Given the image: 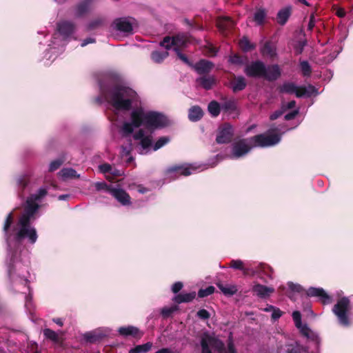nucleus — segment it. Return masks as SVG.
Masks as SVG:
<instances>
[{
	"label": "nucleus",
	"instance_id": "1",
	"mask_svg": "<svg viewBox=\"0 0 353 353\" xmlns=\"http://www.w3.org/2000/svg\"><path fill=\"white\" fill-rule=\"evenodd\" d=\"M48 188L41 187L37 192L30 194L26 200L24 210L17 221L13 212L8 213L3 225V232L7 244L6 265L9 279L13 284L26 285L30 264L28 250L24 242L34 244L38 239L36 228L32 225L39 210V203L47 195Z\"/></svg>",
	"mask_w": 353,
	"mask_h": 353
},
{
	"label": "nucleus",
	"instance_id": "2",
	"mask_svg": "<svg viewBox=\"0 0 353 353\" xmlns=\"http://www.w3.org/2000/svg\"><path fill=\"white\" fill-rule=\"evenodd\" d=\"M48 188L41 187L37 192L30 194L26 200L24 210L17 221L13 212L8 213L3 225V232L7 244L6 265L9 279L13 284L26 285L30 264L28 250L24 242L34 244L38 239L36 228L32 225L39 210V203L47 195Z\"/></svg>",
	"mask_w": 353,
	"mask_h": 353
},
{
	"label": "nucleus",
	"instance_id": "3",
	"mask_svg": "<svg viewBox=\"0 0 353 353\" xmlns=\"http://www.w3.org/2000/svg\"><path fill=\"white\" fill-rule=\"evenodd\" d=\"M168 119L163 114L145 110L143 107L133 108L130 113V121H125L121 128V134L127 137L131 134L135 128L144 125L148 128L156 129L166 126Z\"/></svg>",
	"mask_w": 353,
	"mask_h": 353
},
{
	"label": "nucleus",
	"instance_id": "4",
	"mask_svg": "<svg viewBox=\"0 0 353 353\" xmlns=\"http://www.w3.org/2000/svg\"><path fill=\"white\" fill-rule=\"evenodd\" d=\"M104 99L117 112L127 111L132 107H139V98L137 93L129 87L115 86L108 92L102 90Z\"/></svg>",
	"mask_w": 353,
	"mask_h": 353
},
{
	"label": "nucleus",
	"instance_id": "5",
	"mask_svg": "<svg viewBox=\"0 0 353 353\" xmlns=\"http://www.w3.org/2000/svg\"><path fill=\"white\" fill-rule=\"evenodd\" d=\"M281 139L280 134L265 135L261 134L235 141L232 144L230 158L232 159H239L247 154L252 148L275 145L280 142Z\"/></svg>",
	"mask_w": 353,
	"mask_h": 353
},
{
	"label": "nucleus",
	"instance_id": "6",
	"mask_svg": "<svg viewBox=\"0 0 353 353\" xmlns=\"http://www.w3.org/2000/svg\"><path fill=\"white\" fill-rule=\"evenodd\" d=\"M134 145L137 152L141 154H145L152 149L156 151L170 141L168 137H160L152 146V137L151 134L140 129L133 134Z\"/></svg>",
	"mask_w": 353,
	"mask_h": 353
},
{
	"label": "nucleus",
	"instance_id": "7",
	"mask_svg": "<svg viewBox=\"0 0 353 353\" xmlns=\"http://www.w3.org/2000/svg\"><path fill=\"white\" fill-rule=\"evenodd\" d=\"M201 345L202 353H212L210 347L216 350L219 353H236L232 340H229L228 347L225 348L224 344L220 340L210 334L203 336Z\"/></svg>",
	"mask_w": 353,
	"mask_h": 353
},
{
	"label": "nucleus",
	"instance_id": "8",
	"mask_svg": "<svg viewBox=\"0 0 353 353\" xmlns=\"http://www.w3.org/2000/svg\"><path fill=\"white\" fill-rule=\"evenodd\" d=\"M350 301L347 297L339 299L332 307V312L336 316L340 325L347 327L351 325L350 321Z\"/></svg>",
	"mask_w": 353,
	"mask_h": 353
},
{
	"label": "nucleus",
	"instance_id": "9",
	"mask_svg": "<svg viewBox=\"0 0 353 353\" xmlns=\"http://www.w3.org/2000/svg\"><path fill=\"white\" fill-rule=\"evenodd\" d=\"M205 165L184 164L169 167L166 170V175L170 179H174L180 175L188 176L197 171L206 169Z\"/></svg>",
	"mask_w": 353,
	"mask_h": 353
},
{
	"label": "nucleus",
	"instance_id": "10",
	"mask_svg": "<svg viewBox=\"0 0 353 353\" xmlns=\"http://www.w3.org/2000/svg\"><path fill=\"white\" fill-rule=\"evenodd\" d=\"M34 171L32 169L27 170L16 178L17 194L23 197L26 193L30 191L33 184Z\"/></svg>",
	"mask_w": 353,
	"mask_h": 353
},
{
	"label": "nucleus",
	"instance_id": "11",
	"mask_svg": "<svg viewBox=\"0 0 353 353\" xmlns=\"http://www.w3.org/2000/svg\"><path fill=\"white\" fill-rule=\"evenodd\" d=\"M292 319L294 322V325L297 329H299L300 333L305 338L312 340L318 341V334L312 331L307 324H302L301 321V314L299 311H294L292 312Z\"/></svg>",
	"mask_w": 353,
	"mask_h": 353
},
{
	"label": "nucleus",
	"instance_id": "12",
	"mask_svg": "<svg viewBox=\"0 0 353 353\" xmlns=\"http://www.w3.org/2000/svg\"><path fill=\"white\" fill-rule=\"evenodd\" d=\"M187 39L184 35L178 34L173 37H166L160 43L161 46L164 47L166 50H174V48L179 49L181 47L185 46Z\"/></svg>",
	"mask_w": 353,
	"mask_h": 353
},
{
	"label": "nucleus",
	"instance_id": "13",
	"mask_svg": "<svg viewBox=\"0 0 353 353\" xmlns=\"http://www.w3.org/2000/svg\"><path fill=\"white\" fill-rule=\"evenodd\" d=\"M234 135L232 126L229 123H225L218 130L216 141L218 143H228L232 141Z\"/></svg>",
	"mask_w": 353,
	"mask_h": 353
},
{
	"label": "nucleus",
	"instance_id": "14",
	"mask_svg": "<svg viewBox=\"0 0 353 353\" xmlns=\"http://www.w3.org/2000/svg\"><path fill=\"white\" fill-rule=\"evenodd\" d=\"M111 332L109 327H99L84 334V339L90 343H95L108 336Z\"/></svg>",
	"mask_w": 353,
	"mask_h": 353
},
{
	"label": "nucleus",
	"instance_id": "15",
	"mask_svg": "<svg viewBox=\"0 0 353 353\" xmlns=\"http://www.w3.org/2000/svg\"><path fill=\"white\" fill-rule=\"evenodd\" d=\"M264 70V63L261 61H256L247 65L244 71L248 77L262 78Z\"/></svg>",
	"mask_w": 353,
	"mask_h": 353
},
{
	"label": "nucleus",
	"instance_id": "16",
	"mask_svg": "<svg viewBox=\"0 0 353 353\" xmlns=\"http://www.w3.org/2000/svg\"><path fill=\"white\" fill-rule=\"evenodd\" d=\"M306 294L308 296L318 297L324 305L332 303L331 296L321 288L311 287L307 289Z\"/></svg>",
	"mask_w": 353,
	"mask_h": 353
},
{
	"label": "nucleus",
	"instance_id": "17",
	"mask_svg": "<svg viewBox=\"0 0 353 353\" xmlns=\"http://www.w3.org/2000/svg\"><path fill=\"white\" fill-rule=\"evenodd\" d=\"M113 27L118 31L124 33H132V19L128 18H119L113 23Z\"/></svg>",
	"mask_w": 353,
	"mask_h": 353
},
{
	"label": "nucleus",
	"instance_id": "18",
	"mask_svg": "<svg viewBox=\"0 0 353 353\" xmlns=\"http://www.w3.org/2000/svg\"><path fill=\"white\" fill-rule=\"evenodd\" d=\"M280 76L281 70L278 65H265V70L262 78L272 81L276 80Z\"/></svg>",
	"mask_w": 353,
	"mask_h": 353
},
{
	"label": "nucleus",
	"instance_id": "19",
	"mask_svg": "<svg viewBox=\"0 0 353 353\" xmlns=\"http://www.w3.org/2000/svg\"><path fill=\"white\" fill-rule=\"evenodd\" d=\"M110 194L123 205H128L131 203L129 194L121 188H113L110 190Z\"/></svg>",
	"mask_w": 353,
	"mask_h": 353
},
{
	"label": "nucleus",
	"instance_id": "20",
	"mask_svg": "<svg viewBox=\"0 0 353 353\" xmlns=\"http://www.w3.org/2000/svg\"><path fill=\"white\" fill-rule=\"evenodd\" d=\"M252 291L259 298L265 299L269 297L274 292V288L255 283L252 286Z\"/></svg>",
	"mask_w": 353,
	"mask_h": 353
},
{
	"label": "nucleus",
	"instance_id": "21",
	"mask_svg": "<svg viewBox=\"0 0 353 353\" xmlns=\"http://www.w3.org/2000/svg\"><path fill=\"white\" fill-rule=\"evenodd\" d=\"M57 28L59 34L65 39L72 34L74 25L70 21H63L58 23Z\"/></svg>",
	"mask_w": 353,
	"mask_h": 353
},
{
	"label": "nucleus",
	"instance_id": "22",
	"mask_svg": "<svg viewBox=\"0 0 353 353\" xmlns=\"http://www.w3.org/2000/svg\"><path fill=\"white\" fill-rule=\"evenodd\" d=\"M118 332L120 335L124 337L130 336L141 338L143 336V333L140 332L139 329L133 325L120 327L118 329Z\"/></svg>",
	"mask_w": 353,
	"mask_h": 353
},
{
	"label": "nucleus",
	"instance_id": "23",
	"mask_svg": "<svg viewBox=\"0 0 353 353\" xmlns=\"http://www.w3.org/2000/svg\"><path fill=\"white\" fill-rule=\"evenodd\" d=\"M234 26V23L230 17H222L217 20V27L222 33L230 30Z\"/></svg>",
	"mask_w": 353,
	"mask_h": 353
},
{
	"label": "nucleus",
	"instance_id": "24",
	"mask_svg": "<svg viewBox=\"0 0 353 353\" xmlns=\"http://www.w3.org/2000/svg\"><path fill=\"white\" fill-rule=\"evenodd\" d=\"M213 67L212 62L207 60H201L194 65L196 71L199 74H205L209 72Z\"/></svg>",
	"mask_w": 353,
	"mask_h": 353
},
{
	"label": "nucleus",
	"instance_id": "25",
	"mask_svg": "<svg viewBox=\"0 0 353 353\" xmlns=\"http://www.w3.org/2000/svg\"><path fill=\"white\" fill-rule=\"evenodd\" d=\"M261 52L263 56L273 58L276 56V47L271 42H265L261 48Z\"/></svg>",
	"mask_w": 353,
	"mask_h": 353
},
{
	"label": "nucleus",
	"instance_id": "26",
	"mask_svg": "<svg viewBox=\"0 0 353 353\" xmlns=\"http://www.w3.org/2000/svg\"><path fill=\"white\" fill-rule=\"evenodd\" d=\"M280 92L282 93L294 94L297 97L299 93V87L294 83L285 82L280 87Z\"/></svg>",
	"mask_w": 353,
	"mask_h": 353
},
{
	"label": "nucleus",
	"instance_id": "27",
	"mask_svg": "<svg viewBox=\"0 0 353 353\" xmlns=\"http://www.w3.org/2000/svg\"><path fill=\"white\" fill-rule=\"evenodd\" d=\"M246 86V81L243 77L239 76L235 77L231 82V87L234 92L243 90Z\"/></svg>",
	"mask_w": 353,
	"mask_h": 353
},
{
	"label": "nucleus",
	"instance_id": "28",
	"mask_svg": "<svg viewBox=\"0 0 353 353\" xmlns=\"http://www.w3.org/2000/svg\"><path fill=\"white\" fill-rule=\"evenodd\" d=\"M196 296V292L182 293L174 296V301L177 303H188L192 301Z\"/></svg>",
	"mask_w": 353,
	"mask_h": 353
},
{
	"label": "nucleus",
	"instance_id": "29",
	"mask_svg": "<svg viewBox=\"0 0 353 353\" xmlns=\"http://www.w3.org/2000/svg\"><path fill=\"white\" fill-rule=\"evenodd\" d=\"M203 117V110L199 106L192 107L188 113V118L191 121L195 122L200 120Z\"/></svg>",
	"mask_w": 353,
	"mask_h": 353
},
{
	"label": "nucleus",
	"instance_id": "30",
	"mask_svg": "<svg viewBox=\"0 0 353 353\" xmlns=\"http://www.w3.org/2000/svg\"><path fill=\"white\" fill-rule=\"evenodd\" d=\"M312 94H318V91L314 86L308 85L305 87H299V93H297V97H310Z\"/></svg>",
	"mask_w": 353,
	"mask_h": 353
},
{
	"label": "nucleus",
	"instance_id": "31",
	"mask_svg": "<svg viewBox=\"0 0 353 353\" xmlns=\"http://www.w3.org/2000/svg\"><path fill=\"white\" fill-rule=\"evenodd\" d=\"M198 84L201 85L206 90L210 89L215 83V80L212 77L203 76L196 79Z\"/></svg>",
	"mask_w": 353,
	"mask_h": 353
},
{
	"label": "nucleus",
	"instance_id": "32",
	"mask_svg": "<svg viewBox=\"0 0 353 353\" xmlns=\"http://www.w3.org/2000/svg\"><path fill=\"white\" fill-rule=\"evenodd\" d=\"M168 50H165L163 51L155 50L153 51L151 54V59L152 61L157 63H161L168 56Z\"/></svg>",
	"mask_w": 353,
	"mask_h": 353
},
{
	"label": "nucleus",
	"instance_id": "33",
	"mask_svg": "<svg viewBox=\"0 0 353 353\" xmlns=\"http://www.w3.org/2000/svg\"><path fill=\"white\" fill-rule=\"evenodd\" d=\"M152 347V343L147 342L142 345H136L134 348L130 350L128 353H145L149 352Z\"/></svg>",
	"mask_w": 353,
	"mask_h": 353
},
{
	"label": "nucleus",
	"instance_id": "34",
	"mask_svg": "<svg viewBox=\"0 0 353 353\" xmlns=\"http://www.w3.org/2000/svg\"><path fill=\"white\" fill-rule=\"evenodd\" d=\"M221 108L224 112L231 114L236 110V105L234 100H227L221 103Z\"/></svg>",
	"mask_w": 353,
	"mask_h": 353
},
{
	"label": "nucleus",
	"instance_id": "35",
	"mask_svg": "<svg viewBox=\"0 0 353 353\" xmlns=\"http://www.w3.org/2000/svg\"><path fill=\"white\" fill-rule=\"evenodd\" d=\"M307 348L296 342L294 345H287L286 353H302L307 352Z\"/></svg>",
	"mask_w": 353,
	"mask_h": 353
},
{
	"label": "nucleus",
	"instance_id": "36",
	"mask_svg": "<svg viewBox=\"0 0 353 353\" xmlns=\"http://www.w3.org/2000/svg\"><path fill=\"white\" fill-rule=\"evenodd\" d=\"M219 290L227 296H232L237 292V288L235 285H223L222 283L217 284Z\"/></svg>",
	"mask_w": 353,
	"mask_h": 353
},
{
	"label": "nucleus",
	"instance_id": "37",
	"mask_svg": "<svg viewBox=\"0 0 353 353\" xmlns=\"http://www.w3.org/2000/svg\"><path fill=\"white\" fill-rule=\"evenodd\" d=\"M290 15V10L289 8H284L281 10L277 14V21L280 25H284L288 20Z\"/></svg>",
	"mask_w": 353,
	"mask_h": 353
},
{
	"label": "nucleus",
	"instance_id": "38",
	"mask_svg": "<svg viewBox=\"0 0 353 353\" xmlns=\"http://www.w3.org/2000/svg\"><path fill=\"white\" fill-rule=\"evenodd\" d=\"M59 175L63 179L79 177V175L72 168H63L59 172Z\"/></svg>",
	"mask_w": 353,
	"mask_h": 353
},
{
	"label": "nucleus",
	"instance_id": "39",
	"mask_svg": "<svg viewBox=\"0 0 353 353\" xmlns=\"http://www.w3.org/2000/svg\"><path fill=\"white\" fill-rule=\"evenodd\" d=\"M208 110L212 117H217L221 110V104L212 101L208 104Z\"/></svg>",
	"mask_w": 353,
	"mask_h": 353
},
{
	"label": "nucleus",
	"instance_id": "40",
	"mask_svg": "<svg viewBox=\"0 0 353 353\" xmlns=\"http://www.w3.org/2000/svg\"><path fill=\"white\" fill-rule=\"evenodd\" d=\"M89 10V3L84 1L78 4L75 9V16L80 17L85 14Z\"/></svg>",
	"mask_w": 353,
	"mask_h": 353
},
{
	"label": "nucleus",
	"instance_id": "41",
	"mask_svg": "<svg viewBox=\"0 0 353 353\" xmlns=\"http://www.w3.org/2000/svg\"><path fill=\"white\" fill-rule=\"evenodd\" d=\"M43 335L45 337L48 339L51 340L54 343H59V336L57 332L49 329L46 328L43 331Z\"/></svg>",
	"mask_w": 353,
	"mask_h": 353
},
{
	"label": "nucleus",
	"instance_id": "42",
	"mask_svg": "<svg viewBox=\"0 0 353 353\" xmlns=\"http://www.w3.org/2000/svg\"><path fill=\"white\" fill-rule=\"evenodd\" d=\"M266 17L265 10L259 9L256 10L254 14V20L257 25H261L264 23Z\"/></svg>",
	"mask_w": 353,
	"mask_h": 353
},
{
	"label": "nucleus",
	"instance_id": "43",
	"mask_svg": "<svg viewBox=\"0 0 353 353\" xmlns=\"http://www.w3.org/2000/svg\"><path fill=\"white\" fill-rule=\"evenodd\" d=\"M300 68L304 77H310L312 72L311 66L307 61H300Z\"/></svg>",
	"mask_w": 353,
	"mask_h": 353
},
{
	"label": "nucleus",
	"instance_id": "44",
	"mask_svg": "<svg viewBox=\"0 0 353 353\" xmlns=\"http://www.w3.org/2000/svg\"><path fill=\"white\" fill-rule=\"evenodd\" d=\"M230 267L235 270H240L243 273L248 272L244 270V263L241 260H232L230 263Z\"/></svg>",
	"mask_w": 353,
	"mask_h": 353
},
{
	"label": "nucleus",
	"instance_id": "45",
	"mask_svg": "<svg viewBox=\"0 0 353 353\" xmlns=\"http://www.w3.org/2000/svg\"><path fill=\"white\" fill-rule=\"evenodd\" d=\"M96 190L97 191H105L110 194V190H112L113 187L108 186L106 183L103 181L96 182L94 183Z\"/></svg>",
	"mask_w": 353,
	"mask_h": 353
},
{
	"label": "nucleus",
	"instance_id": "46",
	"mask_svg": "<svg viewBox=\"0 0 353 353\" xmlns=\"http://www.w3.org/2000/svg\"><path fill=\"white\" fill-rule=\"evenodd\" d=\"M239 46L240 47L244 50V51H249L253 48H254V46L251 44L250 43V41L248 39L244 37L241 39L239 41Z\"/></svg>",
	"mask_w": 353,
	"mask_h": 353
},
{
	"label": "nucleus",
	"instance_id": "47",
	"mask_svg": "<svg viewBox=\"0 0 353 353\" xmlns=\"http://www.w3.org/2000/svg\"><path fill=\"white\" fill-rule=\"evenodd\" d=\"M214 290H215L214 287H213V286H208L205 289H201V290H199V291L198 292V296L200 298H203V297L208 296L213 294Z\"/></svg>",
	"mask_w": 353,
	"mask_h": 353
},
{
	"label": "nucleus",
	"instance_id": "48",
	"mask_svg": "<svg viewBox=\"0 0 353 353\" xmlns=\"http://www.w3.org/2000/svg\"><path fill=\"white\" fill-rule=\"evenodd\" d=\"M176 307H164L161 310V314L164 319L169 317L175 310Z\"/></svg>",
	"mask_w": 353,
	"mask_h": 353
},
{
	"label": "nucleus",
	"instance_id": "49",
	"mask_svg": "<svg viewBox=\"0 0 353 353\" xmlns=\"http://www.w3.org/2000/svg\"><path fill=\"white\" fill-rule=\"evenodd\" d=\"M63 161L61 159H56L52 161L49 165V171L53 172L57 170L63 164Z\"/></svg>",
	"mask_w": 353,
	"mask_h": 353
},
{
	"label": "nucleus",
	"instance_id": "50",
	"mask_svg": "<svg viewBox=\"0 0 353 353\" xmlns=\"http://www.w3.org/2000/svg\"><path fill=\"white\" fill-rule=\"evenodd\" d=\"M288 286L289 289L292 292H300L303 291V288L301 287V285L297 283H294L293 282H288Z\"/></svg>",
	"mask_w": 353,
	"mask_h": 353
},
{
	"label": "nucleus",
	"instance_id": "51",
	"mask_svg": "<svg viewBox=\"0 0 353 353\" xmlns=\"http://www.w3.org/2000/svg\"><path fill=\"white\" fill-rule=\"evenodd\" d=\"M305 44H306V42L305 41H299L296 44V46L294 47L295 53L296 54H301L303 50V48H304Z\"/></svg>",
	"mask_w": 353,
	"mask_h": 353
},
{
	"label": "nucleus",
	"instance_id": "52",
	"mask_svg": "<svg viewBox=\"0 0 353 353\" xmlns=\"http://www.w3.org/2000/svg\"><path fill=\"white\" fill-rule=\"evenodd\" d=\"M99 168L100 172L105 174H110L112 170V167L108 163L101 164L99 166Z\"/></svg>",
	"mask_w": 353,
	"mask_h": 353
},
{
	"label": "nucleus",
	"instance_id": "53",
	"mask_svg": "<svg viewBox=\"0 0 353 353\" xmlns=\"http://www.w3.org/2000/svg\"><path fill=\"white\" fill-rule=\"evenodd\" d=\"M197 316L201 319H208L210 316V313L205 309L199 310L197 312Z\"/></svg>",
	"mask_w": 353,
	"mask_h": 353
},
{
	"label": "nucleus",
	"instance_id": "54",
	"mask_svg": "<svg viewBox=\"0 0 353 353\" xmlns=\"http://www.w3.org/2000/svg\"><path fill=\"white\" fill-rule=\"evenodd\" d=\"M131 150H132V145L131 144L128 145V146H125V147L122 146L121 147V156L123 157H127L130 154Z\"/></svg>",
	"mask_w": 353,
	"mask_h": 353
},
{
	"label": "nucleus",
	"instance_id": "55",
	"mask_svg": "<svg viewBox=\"0 0 353 353\" xmlns=\"http://www.w3.org/2000/svg\"><path fill=\"white\" fill-rule=\"evenodd\" d=\"M244 270L248 271L246 273H243L245 276H254L258 273V270L253 267H244Z\"/></svg>",
	"mask_w": 353,
	"mask_h": 353
},
{
	"label": "nucleus",
	"instance_id": "56",
	"mask_svg": "<svg viewBox=\"0 0 353 353\" xmlns=\"http://www.w3.org/2000/svg\"><path fill=\"white\" fill-rule=\"evenodd\" d=\"M295 105H296L295 101H290L288 103H283L282 106H281V108L283 109V110L284 112H285L287 110L294 108L295 107Z\"/></svg>",
	"mask_w": 353,
	"mask_h": 353
},
{
	"label": "nucleus",
	"instance_id": "57",
	"mask_svg": "<svg viewBox=\"0 0 353 353\" xmlns=\"http://www.w3.org/2000/svg\"><path fill=\"white\" fill-rule=\"evenodd\" d=\"M174 51L176 52V54H177L178 57L181 61H183L185 63H188V59L187 57L185 55H184L183 54H182L180 52L179 49H178L177 48H174Z\"/></svg>",
	"mask_w": 353,
	"mask_h": 353
},
{
	"label": "nucleus",
	"instance_id": "58",
	"mask_svg": "<svg viewBox=\"0 0 353 353\" xmlns=\"http://www.w3.org/2000/svg\"><path fill=\"white\" fill-rule=\"evenodd\" d=\"M282 315V312L277 307H274V310L272 311V318L274 320L279 319Z\"/></svg>",
	"mask_w": 353,
	"mask_h": 353
},
{
	"label": "nucleus",
	"instance_id": "59",
	"mask_svg": "<svg viewBox=\"0 0 353 353\" xmlns=\"http://www.w3.org/2000/svg\"><path fill=\"white\" fill-rule=\"evenodd\" d=\"M299 110L296 109L293 111H292L290 113H288L285 115V120H291L293 119L298 114H299Z\"/></svg>",
	"mask_w": 353,
	"mask_h": 353
},
{
	"label": "nucleus",
	"instance_id": "60",
	"mask_svg": "<svg viewBox=\"0 0 353 353\" xmlns=\"http://www.w3.org/2000/svg\"><path fill=\"white\" fill-rule=\"evenodd\" d=\"M183 286V285L181 282H176L172 285V290L174 293H177L182 289Z\"/></svg>",
	"mask_w": 353,
	"mask_h": 353
},
{
	"label": "nucleus",
	"instance_id": "61",
	"mask_svg": "<svg viewBox=\"0 0 353 353\" xmlns=\"http://www.w3.org/2000/svg\"><path fill=\"white\" fill-rule=\"evenodd\" d=\"M284 112H285L283 110V109L281 108V110L275 111L274 113H272L270 115V118L271 120H275L277 118H279V117H281Z\"/></svg>",
	"mask_w": 353,
	"mask_h": 353
},
{
	"label": "nucleus",
	"instance_id": "62",
	"mask_svg": "<svg viewBox=\"0 0 353 353\" xmlns=\"http://www.w3.org/2000/svg\"><path fill=\"white\" fill-rule=\"evenodd\" d=\"M314 26H315V17L312 14V15L310 16V21H309V23H308L307 29L309 30H312L313 29V28L314 27Z\"/></svg>",
	"mask_w": 353,
	"mask_h": 353
},
{
	"label": "nucleus",
	"instance_id": "63",
	"mask_svg": "<svg viewBox=\"0 0 353 353\" xmlns=\"http://www.w3.org/2000/svg\"><path fill=\"white\" fill-rule=\"evenodd\" d=\"M94 42H95V39H93V38H87V39L83 40V41L81 43V47H85V46H87L89 43H94Z\"/></svg>",
	"mask_w": 353,
	"mask_h": 353
},
{
	"label": "nucleus",
	"instance_id": "64",
	"mask_svg": "<svg viewBox=\"0 0 353 353\" xmlns=\"http://www.w3.org/2000/svg\"><path fill=\"white\" fill-rule=\"evenodd\" d=\"M230 61L233 63H239L241 62V58L236 55L231 57Z\"/></svg>",
	"mask_w": 353,
	"mask_h": 353
}]
</instances>
